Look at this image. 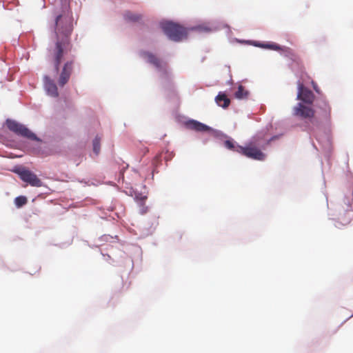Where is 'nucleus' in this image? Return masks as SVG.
I'll return each instance as SVG.
<instances>
[{"label": "nucleus", "instance_id": "obj_8", "mask_svg": "<svg viewBox=\"0 0 353 353\" xmlns=\"http://www.w3.org/2000/svg\"><path fill=\"white\" fill-rule=\"evenodd\" d=\"M297 99L305 103L312 104L314 99L313 92L299 83L298 86Z\"/></svg>", "mask_w": 353, "mask_h": 353}, {"label": "nucleus", "instance_id": "obj_20", "mask_svg": "<svg viewBox=\"0 0 353 353\" xmlns=\"http://www.w3.org/2000/svg\"><path fill=\"white\" fill-rule=\"evenodd\" d=\"M147 211V208L145 207V206H143L142 209H141V214H145Z\"/></svg>", "mask_w": 353, "mask_h": 353}, {"label": "nucleus", "instance_id": "obj_3", "mask_svg": "<svg viewBox=\"0 0 353 353\" xmlns=\"http://www.w3.org/2000/svg\"><path fill=\"white\" fill-rule=\"evenodd\" d=\"M161 28L168 38L174 41H179L186 38L188 34L185 28L172 22L162 23Z\"/></svg>", "mask_w": 353, "mask_h": 353}, {"label": "nucleus", "instance_id": "obj_19", "mask_svg": "<svg viewBox=\"0 0 353 353\" xmlns=\"http://www.w3.org/2000/svg\"><path fill=\"white\" fill-rule=\"evenodd\" d=\"M324 117L325 118L328 119L330 115L331 108L329 106V105L325 102L324 103Z\"/></svg>", "mask_w": 353, "mask_h": 353}, {"label": "nucleus", "instance_id": "obj_4", "mask_svg": "<svg viewBox=\"0 0 353 353\" xmlns=\"http://www.w3.org/2000/svg\"><path fill=\"white\" fill-rule=\"evenodd\" d=\"M6 125L10 131L13 132L17 135L33 141H41L40 139H39L37 135L31 132L28 128H26L24 125L17 122L16 121L7 119Z\"/></svg>", "mask_w": 353, "mask_h": 353}, {"label": "nucleus", "instance_id": "obj_6", "mask_svg": "<svg viewBox=\"0 0 353 353\" xmlns=\"http://www.w3.org/2000/svg\"><path fill=\"white\" fill-rule=\"evenodd\" d=\"M74 60L68 61L64 63L58 80L59 86L63 87L68 83L74 70Z\"/></svg>", "mask_w": 353, "mask_h": 353}, {"label": "nucleus", "instance_id": "obj_17", "mask_svg": "<svg viewBox=\"0 0 353 353\" xmlns=\"http://www.w3.org/2000/svg\"><path fill=\"white\" fill-rule=\"evenodd\" d=\"M100 142L101 138L99 137H96L93 140V151L97 155L100 152Z\"/></svg>", "mask_w": 353, "mask_h": 353}, {"label": "nucleus", "instance_id": "obj_7", "mask_svg": "<svg viewBox=\"0 0 353 353\" xmlns=\"http://www.w3.org/2000/svg\"><path fill=\"white\" fill-rule=\"evenodd\" d=\"M293 114L294 116L302 119H312L314 116V110L301 103H299L293 108Z\"/></svg>", "mask_w": 353, "mask_h": 353}, {"label": "nucleus", "instance_id": "obj_18", "mask_svg": "<svg viewBox=\"0 0 353 353\" xmlns=\"http://www.w3.org/2000/svg\"><path fill=\"white\" fill-rule=\"evenodd\" d=\"M27 201V198L23 196H17L14 199V203L18 208H21L26 204Z\"/></svg>", "mask_w": 353, "mask_h": 353}, {"label": "nucleus", "instance_id": "obj_1", "mask_svg": "<svg viewBox=\"0 0 353 353\" xmlns=\"http://www.w3.org/2000/svg\"><path fill=\"white\" fill-rule=\"evenodd\" d=\"M55 26L57 41L54 48L51 50V55L57 74L63 54L72 49L70 36L73 30L72 18L69 14L59 15L56 18Z\"/></svg>", "mask_w": 353, "mask_h": 353}, {"label": "nucleus", "instance_id": "obj_15", "mask_svg": "<svg viewBox=\"0 0 353 353\" xmlns=\"http://www.w3.org/2000/svg\"><path fill=\"white\" fill-rule=\"evenodd\" d=\"M224 145L228 150H232L234 152H236L240 154L239 149L237 148H241L242 146L236 144V143L233 140H226L224 142Z\"/></svg>", "mask_w": 353, "mask_h": 353}, {"label": "nucleus", "instance_id": "obj_12", "mask_svg": "<svg viewBox=\"0 0 353 353\" xmlns=\"http://www.w3.org/2000/svg\"><path fill=\"white\" fill-rule=\"evenodd\" d=\"M123 18L128 22L137 23L139 22L142 19L143 16L141 14L134 13L127 10L123 14Z\"/></svg>", "mask_w": 353, "mask_h": 353}, {"label": "nucleus", "instance_id": "obj_2", "mask_svg": "<svg viewBox=\"0 0 353 353\" xmlns=\"http://www.w3.org/2000/svg\"><path fill=\"white\" fill-rule=\"evenodd\" d=\"M240 154L248 158L263 161L265 158V154L261 151L259 140L254 139L248 143L245 146L237 148Z\"/></svg>", "mask_w": 353, "mask_h": 353}, {"label": "nucleus", "instance_id": "obj_14", "mask_svg": "<svg viewBox=\"0 0 353 353\" xmlns=\"http://www.w3.org/2000/svg\"><path fill=\"white\" fill-rule=\"evenodd\" d=\"M255 46L262 48L273 50H276V51H279V50H281V46L275 43H258V44H256Z\"/></svg>", "mask_w": 353, "mask_h": 353}, {"label": "nucleus", "instance_id": "obj_5", "mask_svg": "<svg viewBox=\"0 0 353 353\" xmlns=\"http://www.w3.org/2000/svg\"><path fill=\"white\" fill-rule=\"evenodd\" d=\"M17 172L22 181L28 183L30 185L34 187H41L42 185V181L31 171L21 169L19 170Z\"/></svg>", "mask_w": 353, "mask_h": 353}, {"label": "nucleus", "instance_id": "obj_11", "mask_svg": "<svg viewBox=\"0 0 353 353\" xmlns=\"http://www.w3.org/2000/svg\"><path fill=\"white\" fill-rule=\"evenodd\" d=\"M44 85L48 93L52 97H57L59 95L58 89L54 81L48 76L44 77Z\"/></svg>", "mask_w": 353, "mask_h": 353}, {"label": "nucleus", "instance_id": "obj_16", "mask_svg": "<svg viewBox=\"0 0 353 353\" xmlns=\"http://www.w3.org/2000/svg\"><path fill=\"white\" fill-rule=\"evenodd\" d=\"M248 95V92L245 90L244 87L241 85H239L238 90L235 92V97L239 99L246 98Z\"/></svg>", "mask_w": 353, "mask_h": 353}, {"label": "nucleus", "instance_id": "obj_10", "mask_svg": "<svg viewBox=\"0 0 353 353\" xmlns=\"http://www.w3.org/2000/svg\"><path fill=\"white\" fill-rule=\"evenodd\" d=\"M142 57L146 59L148 62L154 65L157 69L161 70L163 68V64L165 65V63L155 54L150 52H143Z\"/></svg>", "mask_w": 353, "mask_h": 353}, {"label": "nucleus", "instance_id": "obj_13", "mask_svg": "<svg viewBox=\"0 0 353 353\" xmlns=\"http://www.w3.org/2000/svg\"><path fill=\"white\" fill-rule=\"evenodd\" d=\"M215 101L220 107L227 108L230 104V99L223 92H219L215 98Z\"/></svg>", "mask_w": 353, "mask_h": 353}, {"label": "nucleus", "instance_id": "obj_9", "mask_svg": "<svg viewBox=\"0 0 353 353\" xmlns=\"http://www.w3.org/2000/svg\"><path fill=\"white\" fill-rule=\"evenodd\" d=\"M184 125L187 129L196 132H208L211 130V128L205 124L193 119L185 121Z\"/></svg>", "mask_w": 353, "mask_h": 353}]
</instances>
